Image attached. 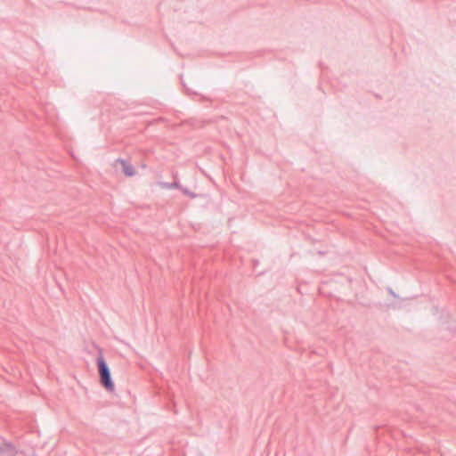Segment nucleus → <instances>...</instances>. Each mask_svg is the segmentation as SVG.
<instances>
[{
  "label": "nucleus",
  "mask_w": 456,
  "mask_h": 456,
  "mask_svg": "<svg viewBox=\"0 0 456 456\" xmlns=\"http://www.w3.org/2000/svg\"><path fill=\"white\" fill-rule=\"evenodd\" d=\"M96 366L99 374L100 383L107 391L112 392L115 388L114 382L111 379L110 370L103 357L102 349H98V356L96 358Z\"/></svg>",
  "instance_id": "obj_1"
},
{
  "label": "nucleus",
  "mask_w": 456,
  "mask_h": 456,
  "mask_svg": "<svg viewBox=\"0 0 456 456\" xmlns=\"http://www.w3.org/2000/svg\"><path fill=\"white\" fill-rule=\"evenodd\" d=\"M9 453L11 456H15L17 453L16 447L11 442L0 436V454Z\"/></svg>",
  "instance_id": "obj_2"
},
{
  "label": "nucleus",
  "mask_w": 456,
  "mask_h": 456,
  "mask_svg": "<svg viewBox=\"0 0 456 456\" xmlns=\"http://www.w3.org/2000/svg\"><path fill=\"white\" fill-rule=\"evenodd\" d=\"M119 163L122 167V172L126 176L132 177L136 174L134 167L126 160L123 159H117L115 164Z\"/></svg>",
  "instance_id": "obj_3"
},
{
  "label": "nucleus",
  "mask_w": 456,
  "mask_h": 456,
  "mask_svg": "<svg viewBox=\"0 0 456 456\" xmlns=\"http://www.w3.org/2000/svg\"><path fill=\"white\" fill-rule=\"evenodd\" d=\"M159 184H160V186H161L162 188H164V189H168V190H169V189H178V190H180V189H181V187H182V185L180 184V183H179V182H177V181H174L173 183H163V182H162V183H160Z\"/></svg>",
  "instance_id": "obj_4"
},
{
  "label": "nucleus",
  "mask_w": 456,
  "mask_h": 456,
  "mask_svg": "<svg viewBox=\"0 0 456 456\" xmlns=\"http://www.w3.org/2000/svg\"><path fill=\"white\" fill-rule=\"evenodd\" d=\"M180 191L186 196L190 197L191 199H195L197 197V194L194 193L193 191H191V190L185 188V187H181Z\"/></svg>",
  "instance_id": "obj_5"
},
{
  "label": "nucleus",
  "mask_w": 456,
  "mask_h": 456,
  "mask_svg": "<svg viewBox=\"0 0 456 456\" xmlns=\"http://www.w3.org/2000/svg\"><path fill=\"white\" fill-rule=\"evenodd\" d=\"M183 86L185 88L187 94H197L196 92H192L190 88H187L184 84H183Z\"/></svg>",
  "instance_id": "obj_6"
},
{
  "label": "nucleus",
  "mask_w": 456,
  "mask_h": 456,
  "mask_svg": "<svg viewBox=\"0 0 456 456\" xmlns=\"http://www.w3.org/2000/svg\"><path fill=\"white\" fill-rule=\"evenodd\" d=\"M389 291H390V293H391L393 296H395V293H394V291H393L392 289H389Z\"/></svg>",
  "instance_id": "obj_7"
}]
</instances>
